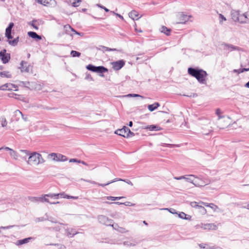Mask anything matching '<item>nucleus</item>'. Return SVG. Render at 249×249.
I'll return each mask as SVG.
<instances>
[{
    "mask_svg": "<svg viewBox=\"0 0 249 249\" xmlns=\"http://www.w3.org/2000/svg\"><path fill=\"white\" fill-rule=\"evenodd\" d=\"M22 65H23V63H22ZM22 71H26V72H29L30 71H32V67H31L30 66H28L25 69H24V68L23 67V66H22Z\"/></svg>",
    "mask_w": 249,
    "mask_h": 249,
    "instance_id": "nucleus-40",
    "label": "nucleus"
},
{
    "mask_svg": "<svg viewBox=\"0 0 249 249\" xmlns=\"http://www.w3.org/2000/svg\"><path fill=\"white\" fill-rule=\"evenodd\" d=\"M143 223L144 224H145V225H148V224L147 223V222L145 221H143Z\"/></svg>",
    "mask_w": 249,
    "mask_h": 249,
    "instance_id": "nucleus-61",
    "label": "nucleus"
},
{
    "mask_svg": "<svg viewBox=\"0 0 249 249\" xmlns=\"http://www.w3.org/2000/svg\"><path fill=\"white\" fill-rule=\"evenodd\" d=\"M125 182H126L127 183H128V184H130V185H133L132 183L130 181H129V180L126 181H125Z\"/></svg>",
    "mask_w": 249,
    "mask_h": 249,
    "instance_id": "nucleus-57",
    "label": "nucleus"
},
{
    "mask_svg": "<svg viewBox=\"0 0 249 249\" xmlns=\"http://www.w3.org/2000/svg\"><path fill=\"white\" fill-rule=\"evenodd\" d=\"M246 86L247 87L249 88V81L246 84Z\"/></svg>",
    "mask_w": 249,
    "mask_h": 249,
    "instance_id": "nucleus-62",
    "label": "nucleus"
},
{
    "mask_svg": "<svg viewBox=\"0 0 249 249\" xmlns=\"http://www.w3.org/2000/svg\"><path fill=\"white\" fill-rule=\"evenodd\" d=\"M115 133L124 137H130L134 136V133L130 131V130L126 126H124L122 129H117L115 131Z\"/></svg>",
    "mask_w": 249,
    "mask_h": 249,
    "instance_id": "nucleus-3",
    "label": "nucleus"
},
{
    "mask_svg": "<svg viewBox=\"0 0 249 249\" xmlns=\"http://www.w3.org/2000/svg\"><path fill=\"white\" fill-rule=\"evenodd\" d=\"M200 204H203V205L206 207L211 208L214 211H216L218 209V206L213 203H206V202H201Z\"/></svg>",
    "mask_w": 249,
    "mask_h": 249,
    "instance_id": "nucleus-22",
    "label": "nucleus"
},
{
    "mask_svg": "<svg viewBox=\"0 0 249 249\" xmlns=\"http://www.w3.org/2000/svg\"><path fill=\"white\" fill-rule=\"evenodd\" d=\"M199 246L201 249H210L211 248L209 247L208 245L206 244H199Z\"/></svg>",
    "mask_w": 249,
    "mask_h": 249,
    "instance_id": "nucleus-38",
    "label": "nucleus"
},
{
    "mask_svg": "<svg viewBox=\"0 0 249 249\" xmlns=\"http://www.w3.org/2000/svg\"><path fill=\"white\" fill-rule=\"evenodd\" d=\"M129 17L133 20H137L141 17L139 16V13L135 10L131 11L129 13Z\"/></svg>",
    "mask_w": 249,
    "mask_h": 249,
    "instance_id": "nucleus-16",
    "label": "nucleus"
},
{
    "mask_svg": "<svg viewBox=\"0 0 249 249\" xmlns=\"http://www.w3.org/2000/svg\"><path fill=\"white\" fill-rule=\"evenodd\" d=\"M133 125V123L132 121H130L129 122V124H128V125L130 126V127H131Z\"/></svg>",
    "mask_w": 249,
    "mask_h": 249,
    "instance_id": "nucleus-58",
    "label": "nucleus"
},
{
    "mask_svg": "<svg viewBox=\"0 0 249 249\" xmlns=\"http://www.w3.org/2000/svg\"><path fill=\"white\" fill-rule=\"evenodd\" d=\"M0 90L17 91L18 90V87L17 85L12 83H6L0 86Z\"/></svg>",
    "mask_w": 249,
    "mask_h": 249,
    "instance_id": "nucleus-6",
    "label": "nucleus"
},
{
    "mask_svg": "<svg viewBox=\"0 0 249 249\" xmlns=\"http://www.w3.org/2000/svg\"><path fill=\"white\" fill-rule=\"evenodd\" d=\"M17 96H18L17 94H15L14 93H9L8 96L10 98H15L16 99H18V98L17 97Z\"/></svg>",
    "mask_w": 249,
    "mask_h": 249,
    "instance_id": "nucleus-42",
    "label": "nucleus"
},
{
    "mask_svg": "<svg viewBox=\"0 0 249 249\" xmlns=\"http://www.w3.org/2000/svg\"><path fill=\"white\" fill-rule=\"evenodd\" d=\"M46 197H47V196H46V195H44L42 196L41 197H39V199L40 201H41L42 202L45 201L47 203H49L50 204H56L59 203V202H58V201L56 202H53V203L50 202L49 201V199L47 198H46Z\"/></svg>",
    "mask_w": 249,
    "mask_h": 249,
    "instance_id": "nucleus-25",
    "label": "nucleus"
},
{
    "mask_svg": "<svg viewBox=\"0 0 249 249\" xmlns=\"http://www.w3.org/2000/svg\"><path fill=\"white\" fill-rule=\"evenodd\" d=\"M219 18H220V21L221 22H222L223 21H226V18L223 15H222L221 14H219Z\"/></svg>",
    "mask_w": 249,
    "mask_h": 249,
    "instance_id": "nucleus-41",
    "label": "nucleus"
},
{
    "mask_svg": "<svg viewBox=\"0 0 249 249\" xmlns=\"http://www.w3.org/2000/svg\"><path fill=\"white\" fill-rule=\"evenodd\" d=\"M5 149L10 150V151H12V153H13L14 154H16V152L15 151L13 150L12 149L9 147H6L5 148Z\"/></svg>",
    "mask_w": 249,
    "mask_h": 249,
    "instance_id": "nucleus-53",
    "label": "nucleus"
},
{
    "mask_svg": "<svg viewBox=\"0 0 249 249\" xmlns=\"http://www.w3.org/2000/svg\"><path fill=\"white\" fill-rule=\"evenodd\" d=\"M14 25V23L11 22L9 23L8 27L6 29L5 36L8 39H12L11 30Z\"/></svg>",
    "mask_w": 249,
    "mask_h": 249,
    "instance_id": "nucleus-12",
    "label": "nucleus"
},
{
    "mask_svg": "<svg viewBox=\"0 0 249 249\" xmlns=\"http://www.w3.org/2000/svg\"><path fill=\"white\" fill-rule=\"evenodd\" d=\"M117 16H118V17H119L121 19H124V18L122 16H121V15L120 14H116V13H114Z\"/></svg>",
    "mask_w": 249,
    "mask_h": 249,
    "instance_id": "nucleus-54",
    "label": "nucleus"
},
{
    "mask_svg": "<svg viewBox=\"0 0 249 249\" xmlns=\"http://www.w3.org/2000/svg\"><path fill=\"white\" fill-rule=\"evenodd\" d=\"M57 195H59V197H60L62 198H68V199L71 198V199H77L78 198V196H70L67 195H66L64 192L57 194Z\"/></svg>",
    "mask_w": 249,
    "mask_h": 249,
    "instance_id": "nucleus-24",
    "label": "nucleus"
},
{
    "mask_svg": "<svg viewBox=\"0 0 249 249\" xmlns=\"http://www.w3.org/2000/svg\"><path fill=\"white\" fill-rule=\"evenodd\" d=\"M33 239H34L33 237H30L26 238H24L23 239L19 240L16 242V244L17 246H20V245L29 243L30 241H31Z\"/></svg>",
    "mask_w": 249,
    "mask_h": 249,
    "instance_id": "nucleus-14",
    "label": "nucleus"
},
{
    "mask_svg": "<svg viewBox=\"0 0 249 249\" xmlns=\"http://www.w3.org/2000/svg\"><path fill=\"white\" fill-rule=\"evenodd\" d=\"M119 180H122V181H125L124 180H123V179H118V178H115L114 179V180H112L110 182H109L107 183H106V184H102V183H97L95 181H92L91 182V183L92 184H96L97 185H98V186H102V187H105L111 183H113V182H114L115 181H119Z\"/></svg>",
    "mask_w": 249,
    "mask_h": 249,
    "instance_id": "nucleus-18",
    "label": "nucleus"
},
{
    "mask_svg": "<svg viewBox=\"0 0 249 249\" xmlns=\"http://www.w3.org/2000/svg\"><path fill=\"white\" fill-rule=\"evenodd\" d=\"M49 156L52 158L53 160H58L60 158H62V160H64L63 158H65V156L61 155V154H58L57 155L56 153H53L49 155Z\"/></svg>",
    "mask_w": 249,
    "mask_h": 249,
    "instance_id": "nucleus-17",
    "label": "nucleus"
},
{
    "mask_svg": "<svg viewBox=\"0 0 249 249\" xmlns=\"http://www.w3.org/2000/svg\"><path fill=\"white\" fill-rule=\"evenodd\" d=\"M192 178H194V176L190 175L188 176V178H186L185 179H186L191 183V181H192V180H194L193 179H192Z\"/></svg>",
    "mask_w": 249,
    "mask_h": 249,
    "instance_id": "nucleus-43",
    "label": "nucleus"
},
{
    "mask_svg": "<svg viewBox=\"0 0 249 249\" xmlns=\"http://www.w3.org/2000/svg\"><path fill=\"white\" fill-rule=\"evenodd\" d=\"M230 47L231 48V49H233V50H235V49H236V47H234V46H232V45H231V46H230Z\"/></svg>",
    "mask_w": 249,
    "mask_h": 249,
    "instance_id": "nucleus-60",
    "label": "nucleus"
},
{
    "mask_svg": "<svg viewBox=\"0 0 249 249\" xmlns=\"http://www.w3.org/2000/svg\"><path fill=\"white\" fill-rule=\"evenodd\" d=\"M81 0H73L71 2V5L73 7H76L80 5L81 2Z\"/></svg>",
    "mask_w": 249,
    "mask_h": 249,
    "instance_id": "nucleus-32",
    "label": "nucleus"
},
{
    "mask_svg": "<svg viewBox=\"0 0 249 249\" xmlns=\"http://www.w3.org/2000/svg\"><path fill=\"white\" fill-rule=\"evenodd\" d=\"M122 198H124V196H119V197H114V196H107L106 197L107 199L108 200H112V201H115V200H119Z\"/></svg>",
    "mask_w": 249,
    "mask_h": 249,
    "instance_id": "nucleus-31",
    "label": "nucleus"
},
{
    "mask_svg": "<svg viewBox=\"0 0 249 249\" xmlns=\"http://www.w3.org/2000/svg\"><path fill=\"white\" fill-rule=\"evenodd\" d=\"M210 182V181L209 180L206 179V180H204L198 178H195L194 180H192V181H191V183L196 187L204 186L209 184Z\"/></svg>",
    "mask_w": 249,
    "mask_h": 249,
    "instance_id": "nucleus-5",
    "label": "nucleus"
},
{
    "mask_svg": "<svg viewBox=\"0 0 249 249\" xmlns=\"http://www.w3.org/2000/svg\"><path fill=\"white\" fill-rule=\"evenodd\" d=\"M102 49L105 51H117L116 49H110L107 47L101 46Z\"/></svg>",
    "mask_w": 249,
    "mask_h": 249,
    "instance_id": "nucleus-39",
    "label": "nucleus"
},
{
    "mask_svg": "<svg viewBox=\"0 0 249 249\" xmlns=\"http://www.w3.org/2000/svg\"><path fill=\"white\" fill-rule=\"evenodd\" d=\"M249 71V68H247V69L243 68V69H239V70H234V71L235 72H236L238 73H242L245 71Z\"/></svg>",
    "mask_w": 249,
    "mask_h": 249,
    "instance_id": "nucleus-36",
    "label": "nucleus"
},
{
    "mask_svg": "<svg viewBox=\"0 0 249 249\" xmlns=\"http://www.w3.org/2000/svg\"><path fill=\"white\" fill-rule=\"evenodd\" d=\"M87 69L89 71L97 73H104L108 71V70L103 66L96 67L90 64L87 66Z\"/></svg>",
    "mask_w": 249,
    "mask_h": 249,
    "instance_id": "nucleus-4",
    "label": "nucleus"
},
{
    "mask_svg": "<svg viewBox=\"0 0 249 249\" xmlns=\"http://www.w3.org/2000/svg\"><path fill=\"white\" fill-rule=\"evenodd\" d=\"M0 76L2 78H11L12 77L11 74L8 71H3L0 72Z\"/></svg>",
    "mask_w": 249,
    "mask_h": 249,
    "instance_id": "nucleus-27",
    "label": "nucleus"
},
{
    "mask_svg": "<svg viewBox=\"0 0 249 249\" xmlns=\"http://www.w3.org/2000/svg\"><path fill=\"white\" fill-rule=\"evenodd\" d=\"M201 202H203V201H200L199 202L193 201L190 203V205L192 207L196 209H199L202 210L203 214H206L207 211L206 209L204 208L203 204H200Z\"/></svg>",
    "mask_w": 249,
    "mask_h": 249,
    "instance_id": "nucleus-7",
    "label": "nucleus"
},
{
    "mask_svg": "<svg viewBox=\"0 0 249 249\" xmlns=\"http://www.w3.org/2000/svg\"><path fill=\"white\" fill-rule=\"evenodd\" d=\"M160 31L161 33H164L167 36H169L171 31V29H168L165 26H161Z\"/></svg>",
    "mask_w": 249,
    "mask_h": 249,
    "instance_id": "nucleus-23",
    "label": "nucleus"
},
{
    "mask_svg": "<svg viewBox=\"0 0 249 249\" xmlns=\"http://www.w3.org/2000/svg\"><path fill=\"white\" fill-rule=\"evenodd\" d=\"M64 28L65 30V32L67 34H69L70 31L74 32L75 34L80 35V34L76 32L73 28H72L70 25L67 24L64 26Z\"/></svg>",
    "mask_w": 249,
    "mask_h": 249,
    "instance_id": "nucleus-20",
    "label": "nucleus"
},
{
    "mask_svg": "<svg viewBox=\"0 0 249 249\" xmlns=\"http://www.w3.org/2000/svg\"><path fill=\"white\" fill-rule=\"evenodd\" d=\"M30 199L32 201H36L39 200V198H37L36 197H31V198H30Z\"/></svg>",
    "mask_w": 249,
    "mask_h": 249,
    "instance_id": "nucleus-49",
    "label": "nucleus"
},
{
    "mask_svg": "<svg viewBox=\"0 0 249 249\" xmlns=\"http://www.w3.org/2000/svg\"><path fill=\"white\" fill-rule=\"evenodd\" d=\"M18 41V37L14 39L11 40V39H8V42L10 45L15 46L17 44Z\"/></svg>",
    "mask_w": 249,
    "mask_h": 249,
    "instance_id": "nucleus-33",
    "label": "nucleus"
},
{
    "mask_svg": "<svg viewBox=\"0 0 249 249\" xmlns=\"http://www.w3.org/2000/svg\"><path fill=\"white\" fill-rule=\"evenodd\" d=\"M73 0H65V2L67 3L68 4H71V2H72Z\"/></svg>",
    "mask_w": 249,
    "mask_h": 249,
    "instance_id": "nucleus-52",
    "label": "nucleus"
},
{
    "mask_svg": "<svg viewBox=\"0 0 249 249\" xmlns=\"http://www.w3.org/2000/svg\"><path fill=\"white\" fill-rule=\"evenodd\" d=\"M116 204H117L118 205H122V204H123V205H124L125 206H133L135 205V204L134 203H132L130 202H124V203H121V202H115Z\"/></svg>",
    "mask_w": 249,
    "mask_h": 249,
    "instance_id": "nucleus-34",
    "label": "nucleus"
},
{
    "mask_svg": "<svg viewBox=\"0 0 249 249\" xmlns=\"http://www.w3.org/2000/svg\"><path fill=\"white\" fill-rule=\"evenodd\" d=\"M174 178L176 179H177V180H179V179H181L186 178V177L185 176H181V177H178V178L175 177V178Z\"/></svg>",
    "mask_w": 249,
    "mask_h": 249,
    "instance_id": "nucleus-51",
    "label": "nucleus"
},
{
    "mask_svg": "<svg viewBox=\"0 0 249 249\" xmlns=\"http://www.w3.org/2000/svg\"><path fill=\"white\" fill-rule=\"evenodd\" d=\"M216 114L219 116V118H220V114H221V110L219 109H217L216 110Z\"/></svg>",
    "mask_w": 249,
    "mask_h": 249,
    "instance_id": "nucleus-46",
    "label": "nucleus"
},
{
    "mask_svg": "<svg viewBox=\"0 0 249 249\" xmlns=\"http://www.w3.org/2000/svg\"><path fill=\"white\" fill-rule=\"evenodd\" d=\"M142 128L144 129H148L150 131H159L161 129V128L160 127L159 125H154V124L142 126Z\"/></svg>",
    "mask_w": 249,
    "mask_h": 249,
    "instance_id": "nucleus-13",
    "label": "nucleus"
},
{
    "mask_svg": "<svg viewBox=\"0 0 249 249\" xmlns=\"http://www.w3.org/2000/svg\"><path fill=\"white\" fill-rule=\"evenodd\" d=\"M0 56L2 62L5 64L7 63L10 59V54L7 53L5 50H3L0 52Z\"/></svg>",
    "mask_w": 249,
    "mask_h": 249,
    "instance_id": "nucleus-10",
    "label": "nucleus"
},
{
    "mask_svg": "<svg viewBox=\"0 0 249 249\" xmlns=\"http://www.w3.org/2000/svg\"><path fill=\"white\" fill-rule=\"evenodd\" d=\"M52 0H37V1L44 5V6H48V4H49L51 2Z\"/></svg>",
    "mask_w": 249,
    "mask_h": 249,
    "instance_id": "nucleus-30",
    "label": "nucleus"
},
{
    "mask_svg": "<svg viewBox=\"0 0 249 249\" xmlns=\"http://www.w3.org/2000/svg\"><path fill=\"white\" fill-rule=\"evenodd\" d=\"M28 35L31 38L36 39V40H39L41 39V36L38 35L36 33L34 32H28Z\"/></svg>",
    "mask_w": 249,
    "mask_h": 249,
    "instance_id": "nucleus-19",
    "label": "nucleus"
},
{
    "mask_svg": "<svg viewBox=\"0 0 249 249\" xmlns=\"http://www.w3.org/2000/svg\"><path fill=\"white\" fill-rule=\"evenodd\" d=\"M125 62L123 60H119L112 63V68L114 70L118 71L124 65Z\"/></svg>",
    "mask_w": 249,
    "mask_h": 249,
    "instance_id": "nucleus-9",
    "label": "nucleus"
},
{
    "mask_svg": "<svg viewBox=\"0 0 249 249\" xmlns=\"http://www.w3.org/2000/svg\"><path fill=\"white\" fill-rule=\"evenodd\" d=\"M160 106V104L158 103H155L152 105H149L148 106V109L150 111H153L155 109H157Z\"/></svg>",
    "mask_w": 249,
    "mask_h": 249,
    "instance_id": "nucleus-26",
    "label": "nucleus"
},
{
    "mask_svg": "<svg viewBox=\"0 0 249 249\" xmlns=\"http://www.w3.org/2000/svg\"><path fill=\"white\" fill-rule=\"evenodd\" d=\"M71 54L73 57H79L80 56L81 53L75 51H71Z\"/></svg>",
    "mask_w": 249,
    "mask_h": 249,
    "instance_id": "nucleus-37",
    "label": "nucleus"
},
{
    "mask_svg": "<svg viewBox=\"0 0 249 249\" xmlns=\"http://www.w3.org/2000/svg\"><path fill=\"white\" fill-rule=\"evenodd\" d=\"M78 161L79 160H77L75 159H71L70 160V162H78Z\"/></svg>",
    "mask_w": 249,
    "mask_h": 249,
    "instance_id": "nucleus-55",
    "label": "nucleus"
},
{
    "mask_svg": "<svg viewBox=\"0 0 249 249\" xmlns=\"http://www.w3.org/2000/svg\"><path fill=\"white\" fill-rule=\"evenodd\" d=\"M228 123H225L224 121L223 120L220 119L217 122V126L220 129H224L226 128L228 126Z\"/></svg>",
    "mask_w": 249,
    "mask_h": 249,
    "instance_id": "nucleus-21",
    "label": "nucleus"
},
{
    "mask_svg": "<svg viewBox=\"0 0 249 249\" xmlns=\"http://www.w3.org/2000/svg\"><path fill=\"white\" fill-rule=\"evenodd\" d=\"M7 121L5 119H2L1 121V125L3 127L7 125Z\"/></svg>",
    "mask_w": 249,
    "mask_h": 249,
    "instance_id": "nucleus-44",
    "label": "nucleus"
},
{
    "mask_svg": "<svg viewBox=\"0 0 249 249\" xmlns=\"http://www.w3.org/2000/svg\"><path fill=\"white\" fill-rule=\"evenodd\" d=\"M15 114L16 116H22L21 112L19 110H17L15 111Z\"/></svg>",
    "mask_w": 249,
    "mask_h": 249,
    "instance_id": "nucleus-45",
    "label": "nucleus"
},
{
    "mask_svg": "<svg viewBox=\"0 0 249 249\" xmlns=\"http://www.w3.org/2000/svg\"><path fill=\"white\" fill-rule=\"evenodd\" d=\"M46 196H47V197L53 198L54 199H58L59 198V195H57V194H46Z\"/></svg>",
    "mask_w": 249,
    "mask_h": 249,
    "instance_id": "nucleus-35",
    "label": "nucleus"
},
{
    "mask_svg": "<svg viewBox=\"0 0 249 249\" xmlns=\"http://www.w3.org/2000/svg\"><path fill=\"white\" fill-rule=\"evenodd\" d=\"M98 6L100 7V8L103 9L107 12L109 11V10L104 6H101V5H98Z\"/></svg>",
    "mask_w": 249,
    "mask_h": 249,
    "instance_id": "nucleus-47",
    "label": "nucleus"
},
{
    "mask_svg": "<svg viewBox=\"0 0 249 249\" xmlns=\"http://www.w3.org/2000/svg\"><path fill=\"white\" fill-rule=\"evenodd\" d=\"M128 96H130V97H142L140 95L136 94H130Z\"/></svg>",
    "mask_w": 249,
    "mask_h": 249,
    "instance_id": "nucleus-50",
    "label": "nucleus"
},
{
    "mask_svg": "<svg viewBox=\"0 0 249 249\" xmlns=\"http://www.w3.org/2000/svg\"><path fill=\"white\" fill-rule=\"evenodd\" d=\"M197 227H200L205 230H216L217 229V226L213 223H201L200 225H197Z\"/></svg>",
    "mask_w": 249,
    "mask_h": 249,
    "instance_id": "nucleus-8",
    "label": "nucleus"
},
{
    "mask_svg": "<svg viewBox=\"0 0 249 249\" xmlns=\"http://www.w3.org/2000/svg\"><path fill=\"white\" fill-rule=\"evenodd\" d=\"M10 155L11 156H17V153L16 152V154H14L13 153H12V151H11Z\"/></svg>",
    "mask_w": 249,
    "mask_h": 249,
    "instance_id": "nucleus-59",
    "label": "nucleus"
},
{
    "mask_svg": "<svg viewBox=\"0 0 249 249\" xmlns=\"http://www.w3.org/2000/svg\"><path fill=\"white\" fill-rule=\"evenodd\" d=\"M178 216L181 218L184 219H190L191 218V216L190 215H187L183 212H181L180 213H179Z\"/></svg>",
    "mask_w": 249,
    "mask_h": 249,
    "instance_id": "nucleus-28",
    "label": "nucleus"
},
{
    "mask_svg": "<svg viewBox=\"0 0 249 249\" xmlns=\"http://www.w3.org/2000/svg\"><path fill=\"white\" fill-rule=\"evenodd\" d=\"M188 73L192 76L195 77L201 83H204L206 81L207 73L202 69L189 68Z\"/></svg>",
    "mask_w": 249,
    "mask_h": 249,
    "instance_id": "nucleus-1",
    "label": "nucleus"
},
{
    "mask_svg": "<svg viewBox=\"0 0 249 249\" xmlns=\"http://www.w3.org/2000/svg\"><path fill=\"white\" fill-rule=\"evenodd\" d=\"M213 132L212 127L211 126H208L207 125H204L202 127V132L203 135H208L211 133Z\"/></svg>",
    "mask_w": 249,
    "mask_h": 249,
    "instance_id": "nucleus-15",
    "label": "nucleus"
},
{
    "mask_svg": "<svg viewBox=\"0 0 249 249\" xmlns=\"http://www.w3.org/2000/svg\"><path fill=\"white\" fill-rule=\"evenodd\" d=\"M190 16H188L184 14H181L178 16V23H185L187 20L189 19Z\"/></svg>",
    "mask_w": 249,
    "mask_h": 249,
    "instance_id": "nucleus-11",
    "label": "nucleus"
},
{
    "mask_svg": "<svg viewBox=\"0 0 249 249\" xmlns=\"http://www.w3.org/2000/svg\"><path fill=\"white\" fill-rule=\"evenodd\" d=\"M37 21L36 20H33L31 22L29 23V24L32 26L35 30H37L38 27L37 24Z\"/></svg>",
    "mask_w": 249,
    "mask_h": 249,
    "instance_id": "nucleus-29",
    "label": "nucleus"
},
{
    "mask_svg": "<svg viewBox=\"0 0 249 249\" xmlns=\"http://www.w3.org/2000/svg\"><path fill=\"white\" fill-rule=\"evenodd\" d=\"M78 163H81L83 164V165H87V164L84 161L79 160L78 161Z\"/></svg>",
    "mask_w": 249,
    "mask_h": 249,
    "instance_id": "nucleus-56",
    "label": "nucleus"
},
{
    "mask_svg": "<svg viewBox=\"0 0 249 249\" xmlns=\"http://www.w3.org/2000/svg\"><path fill=\"white\" fill-rule=\"evenodd\" d=\"M41 160H42L41 154L36 152H33L29 156L27 162L30 165H38L40 163Z\"/></svg>",
    "mask_w": 249,
    "mask_h": 249,
    "instance_id": "nucleus-2",
    "label": "nucleus"
},
{
    "mask_svg": "<svg viewBox=\"0 0 249 249\" xmlns=\"http://www.w3.org/2000/svg\"><path fill=\"white\" fill-rule=\"evenodd\" d=\"M135 31L138 32V33H142V30H138L137 29V25H136V23L135 24Z\"/></svg>",
    "mask_w": 249,
    "mask_h": 249,
    "instance_id": "nucleus-48",
    "label": "nucleus"
}]
</instances>
